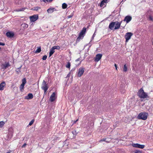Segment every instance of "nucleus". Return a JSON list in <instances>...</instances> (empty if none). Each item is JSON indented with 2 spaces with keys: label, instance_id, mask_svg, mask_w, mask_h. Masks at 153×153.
Instances as JSON below:
<instances>
[{
  "label": "nucleus",
  "instance_id": "nucleus-1",
  "mask_svg": "<svg viewBox=\"0 0 153 153\" xmlns=\"http://www.w3.org/2000/svg\"><path fill=\"white\" fill-rule=\"evenodd\" d=\"M122 22V21H121L120 22L117 21L112 22L109 24L108 27L111 30H112L113 29L114 27V26L115 27L114 28V30L118 29L120 28Z\"/></svg>",
  "mask_w": 153,
  "mask_h": 153
},
{
  "label": "nucleus",
  "instance_id": "nucleus-2",
  "mask_svg": "<svg viewBox=\"0 0 153 153\" xmlns=\"http://www.w3.org/2000/svg\"><path fill=\"white\" fill-rule=\"evenodd\" d=\"M137 95L139 97L145 98L149 97L147 93L144 92L143 88H141L137 93Z\"/></svg>",
  "mask_w": 153,
  "mask_h": 153
},
{
  "label": "nucleus",
  "instance_id": "nucleus-3",
  "mask_svg": "<svg viewBox=\"0 0 153 153\" xmlns=\"http://www.w3.org/2000/svg\"><path fill=\"white\" fill-rule=\"evenodd\" d=\"M86 28L84 27L82 30L79 33V35L77 38L76 42H79L81 39H82L84 36V35L85 34L86 31Z\"/></svg>",
  "mask_w": 153,
  "mask_h": 153
},
{
  "label": "nucleus",
  "instance_id": "nucleus-4",
  "mask_svg": "<svg viewBox=\"0 0 153 153\" xmlns=\"http://www.w3.org/2000/svg\"><path fill=\"white\" fill-rule=\"evenodd\" d=\"M148 115V113L141 112L138 114L137 118L139 119L145 120L147 119Z\"/></svg>",
  "mask_w": 153,
  "mask_h": 153
},
{
  "label": "nucleus",
  "instance_id": "nucleus-5",
  "mask_svg": "<svg viewBox=\"0 0 153 153\" xmlns=\"http://www.w3.org/2000/svg\"><path fill=\"white\" fill-rule=\"evenodd\" d=\"M48 86L46 82L44 80L42 82V89L44 91L45 94L48 88Z\"/></svg>",
  "mask_w": 153,
  "mask_h": 153
},
{
  "label": "nucleus",
  "instance_id": "nucleus-6",
  "mask_svg": "<svg viewBox=\"0 0 153 153\" xmlns=\"http://www.w3.org/2000/svg\"><path fill=\"white\" fill-rule=\"evenodd\" d=\"M133 35V33L131 32H127L125 35V38L126 39V42H128L131 39V36Z\"/></svg>",
  "mask_w": 153,
  "mask_h": 153
},
{
  "label": "nucleus",
  "instance_id": "nucleus-7",
  "mask_svg": "<svg viewBox=\"0 0 153 153\" xmlns=\"http://www.w3.org/2000/svg\"><path fill=\"white\" fill-rule=\"evenodd\" d=\"M39 18L38 15L37 14L34 15L30 16V19L31 22H34L37 20Z\"/></svg>",
  "mask_w": 153,
  "mask_h": 153
},
{
  "label": "nucleus",
  "instance_id": "nucleus-8",
  "mask_svg": "<svg viewBox=\"0 0 153 153\" xmlns=\"http://www.w3.org/2000/svg\"><path fill=\"white\" fill-rule=\"evenodd\" d=\"M26 83V78H24L22 79V83L19 87V88L21 91H22V90L24 89L25 85Z\"/></svg>",
  "mask_w": 153,
  "mask_h": 153
},
{
  "label": "nucleus",
  "instance_id": "nucleus-9",
  "mask_svg": "<svg viewBox=\"0 0 153 153\" xmlns=\"http://www.w3.org/2000/svg\"><path fill=\"white\" fill-rule=\"evenodd\" d=\"M85 69L83 67L80 68L79 69L78 73L77 74V76L80 77L83 74L84 72Z\"/></svg>",
  "mask_w": 153,
  "mask_h": 153
},
{
  "label": "nucleus",
  "instance_id": "nucleus-10",
  "mask_svg": "<svg viewBox=\"0 0 153 153\" xmlns=\"http://www.w3.org/2000/svg\"><path fill=\"white\" fill-rule=\"evenodd\" d=\"M133 147L136 148H138L141 149H143L145 147V145H141L138 143H135L133 144Z\"/></svg>",
  "mask_w": 153,
  "mask_h": 153
},
{
  "label": "nucleus",
  "instance_id": "nucleus-11",
  "mask_svg": "<svg viewBox=\"0 0 153 153\" xmlns=\"http://www.w3.org/2000/svg\"><path fill=\"white\" fill-rule=\"evenodd\" d=\"M131 19L132 17L131 16H127L125 17L123 21H126V23H128L131 20Z\"/></svg>",
  "mask_w": 153,
  "mask_h": 153
},
{
  "label": "nucleus",
  "instance_id": "nucleus-12",
  "mask_svg": "<svg viewBox=\"0 0 153 153\" xmlns=\"http://www.w3.org/2000/svg\"><path fill=\"white\" fill-rule=\"evenodd\" d=\"M102 54H97L95 57V61L96 62H98L101 58L102 57Z\"/></svg>",
  "mask_w": 153,
  "mask_h": 153
},
{
  "label": "nucleus",
  "instance_id": "nucleus-13",
  "mask_svg": "<svg viewBox=\"0 0 153 153\" xmlns=\"http://www.w3.org/2000/svg\"><path fill=\"white\" fill-rule=\"evenodd\" d=\"M6 35L7 37L11 38L13 37L14 34L13 32L8 31L6 32Z\"/></svg>",
  "mask_w": 153,
  "mask_h": 153
},
{
  "label": "nucleus",
  "instance_id": "nucleus-14",
  "mask_svg": "<svg viewBox=\"0 0 153 153\" xmlns=\"http://www.w3.org/2000/svg\"><path fill=\"white\" fill-rule=\"evenodd\" d=\"M71 147L72 149L78 148L79 146L76 143H72L71 144Z\"/></svg>",
  "mask_w": 153,
  "mask_h": 153
},
{
  "label": "nucleus",
  "instance_id": "nucleus-15",
  "mask_svg": "<svg viewBox=\"0 0 153 153\" xmlns=\"http://www.w3.org/2000/svg\"><path fill=\"white\" fill-rule=\"evenodd\" d=\"M55 92H53L51 95V96L50 98V100L51 102H53L55 99Z\"/></svg>",
  "mask_w": 153,
  "mask_h": 153
},
{
  "label": "nucleus",
  "instance_id": "nucleus-16",
  "mask_svg": "<svg viewBox=\"0 0 153 153\" xmlns=\"http://www.w3.org/2000/svg\"><path fill=\"white\" fill-rule=\"evenodd\" d=\"M33 98V95L32 93H29L27 96L25 97V99L27 100L31 99Z\"/></svg>",
  "mask_w": 153,
  "mask_h": 153
},
{
  "label": "nucleus",
  "instance_id": "nucleus-17",
  "mask_svg": "<svg viewBox=\"0 0 153 153\" xmlns=\"http://www.w3.org/2000/svg\"><path fill=\"white\" fill-rule=\"evenodd\" d=\"M5 85L4 82H3L0 84V90L2 91L4 89V87Z\"/></svg>",
  "mask_w": 153,
  "mask_h": 153
},
{
  "label": "nucleus",
  "instance_id": "nucleus-18",
  "mask_svg": "<svg viewBox=\"0 0 153 153\" xmlns=\"http://www.w3.org/2000/svg\"><path fill=\"white\" fill-rule=\"evenodd\" d=\"M10 65L8 62L6 63L5 64H2L1 65L2 68L3 69H5L7 68Z\"/></svg>",
  "mask_w": 153,
  "mask_h": 153
},
{
  "label": "nucleus",
  "instance_id": "nucleus-19",
  "mask_svg": "<svg viewBox=\"0 0 153 153\" xmlns=\"http://www.w3.org/2000/svg\"><path fill=\"white\" fill-rule=\"evenodd\" d=\"M54 52V50L52 47L50 50L49 52V57L51 56Z\"/></svg>",
  "mask_w": 153,
  "mask_h": 153
},
{
  "label": "nucleus",
  "instance_id": "nucleus-20",
  "mask_svg": "<svg viewBox=\"0 0 153 153\" xmlns=\"http://www.w3.org/2000/svg\"><path fill=\"white\" fill-rule=\"evenodd\" d=\"M27 8L26 7H23L17 9L16 10L17 12L22 11H24Z\"/></svg>",
  "mask_w": 153,
  "mask_h": 153
},
{
  "label": "nucleus",
  "instance_id": "nucleus-21",
  "mask_svg": "<svg viewBox=\"0 0 153 153\" xmlns=\"http://www.w3.org/2000/svg\"><path fill=\"white\" fill-rule=\"evenodd\" d=\"M54 8H49L47 10V12L49 13H52L54 11Z\"/></svg>",
  "mask_w": 153,
  "mask_h": 153
},
{
  "label": "nucleus",
  "instance_id": "nucleus-22",
  "mask_svg": "<svg viewBox=\"0 0 153 153\" xmlns=\"http://www.w3.org/2000/svg\"><path fill=\"white\" fill-rule=\"evenodd\" d=\"M21 25L22 27L24 29L27 28L28 27V25L25 23Z\"/></svg>",
  "mask_w": 153,
  "mask_h": 153
},
{
  "label": "nucleus",
  "instance_id": "nucleus-23",
  "mask_svg": "<svg viewBox=\"0 0 153 153\" xmlns=\"http://www.w3.org/2000/svg\"><path fill=\"white\" fill-rule=\"evenodd\" d=\"M68 6L67 4L65 3H63L62 5V7L63 9H66Z\"/></svg>",
  "mask_w": 153,
  "mask_h": 153
},
{
  "label": "nucleus",
  "instance_id": "nucleus-24",
  "mask_svg": "<svg viewBox=\"0 0 153 153\" xmlns=\"http://www.w3.org/2000/svg\"><path fill=\"white\" fill-rule=\"evenodd\" d=\"M41 51V47L38 48V49L35 51V53H39Z\"/></svg>",
  "mask_w": 153,
  "mask_h": 153
},
{
  "label": "nucleus",
  "instance_id": "nucleus-25",
  "mask_svg": "<svg viewBox=\"0 0 153 153\" xmlns=\"http://www.w3.org/2000/svg\"><path fill=\"white\" fill-rule=\"evenodd\" d=\"M127 66L126 65V64H125L124 65L123 71L124 72H126L127 71Z\"/></svg>",
  "mask_w": 153,
  "mask_h": 153
},
{
  "label": "nucleus",
  "instance_id": "nucleus-26",
  "mask_svg": "<svg viewBox=\"0 0 153 153\" xmlns=\"http://www.w3.org/2000/svg\"><path fill=\"white\" fill-rule=\"evenodd\" d=\"M70 66H71V63L69 62H68L67 63V64H66L65 66L67 68H70Z\"/></svg>",
  "mask_w": 153,
  "mask_h": 153
},
{
  "label": "nucleus",
  "instance_id": "nucleus-27",
  "mask_svg": "<svg viewBox=\"0 0 153 153\" xmlns=\"http://www.w3.org/2000/svg\"><path fill=\"white\" fill-rule=\"evenodd\" d=\"M53 48L54 49H57V50H59L60 49V47L59 46H54L53 47Z\"/></svg>",
  "mask_w": 153,
  "mask_h": 153
},
{
  "label": "nucleus",
  "instance_id": "nucleus-28",
  "mask_svg": "<svg viewBox=\"0 0 153 153\" xmlns=\"http://www.w3.org/2000/svg\"><path fill=\"white\" fill-rule=\"evenodd\" d=\"M106 138H103L100 140V141H105L107 143H109V141L106 140Z\"/></svg>",
  "mask_w": 153,
  "mask_h": 153
},
{
  "label": "nucleus",
  "instance_id": "nucleus-29",
  "mask_svg": "<svg viewBox=\"0 0 153 153\" xmlns=\"http://www.w3.org/2000/svg\"><path fill=\"white\" fill-rule=\"evenodd\" d=\"M40 8L39 7H34L33 9V10L37 11L38 10V9H40Z\"/></svg>",
  "mask_w": 153,
  "mask_h": 153
},
{
  "label": "nucleus",
  "instance_id": "nucleus-30",
  "mask_svg": "<svg viewBox=\"0 0 153 153\" xmlns=\"http://www.w3.org/2000/svg\"><path fill=\"white\" fill-rule=\"evenodd\" d=\"M34 119L32 120H31V121L29 123V126H31L33 123L34 122Z\"/></svg>",
  "mask_w": 153,
  "mask_h": 153
},
{
  "label": "nucleus",
  "instance_id": "nucleus-31",
  "mask_svg": "<svg viewBox=\"0 0 153 153\" xmlns=\"http://www.w3.org/2000/svg\"><path fill=\"white\" fill-rule=\"evenodd\" d=\"M4 123L3 121L0 122V127H2L4 125Z\"/></svg>",
  "mask_w": 153,
  "mask_h": 153
},
{
  "label": "nucleus",
  "instance_id": "nucleus-32",
  "mask_svg": "<svg viewBox=\"0 0 153 153\" xmlns=\"http://www.w3.org/2000/svg\"><path fill=\"white\" fill-rule=\"evenodd\" d=\"M47 57V55H44L43 56L42 59L43 60H45L46 59Z\"/></svg>",
  "mask_w": 153,
  "mask_h": 153
},
{
  "label": "nucleus",
  "instance_id": "nucleus-33",
  "mask_svg": "<svg viewBox=\"0 0 153 153\" xmlns=\"http://www.w3.org/2000/svg\"><path fill=\"white\" fill-rule=\"evenodd\" d=\"M73 15H74V14H73V13H71L70 15L68 16H67L68 18L69 19V18H70L72 17V16H73Z\"/></svg>",
  "mask_w": 153,
  "mask_h": 153
},
{
  "label": "nucleus",
  "instance_id": "nucleus-34",
  "mask_svg": "<svg viewBox=\"0 0 153 153\" xmlns=\"http://www.w3.org/2000/svg\"><path fill=\"white\" fill-rule=\"evenodd\" d=\"M149 19L150 20L153 21V18L151 15L149 16Z\"/></svg>",
  "mask_w": 153,
  "mask_h": 153
},
{
  "label": "nucleus",
  "instance_id": "nucleus-35",
  "mask_svg": "<svg viewBox=\"0 0 153 153\" xmlns=\"http://www.w3.org/2000/svg\"><path fill=\"white\" fill-rule=\"evenodd\" d=\"M104 3V2H103L102 1L100 3V6L101 7H102L103 6Z\"/></svg>",
  "mask_w": 153,
  "mask_h": 153
},
{
  "label": "nucleus",
  "instance_id": "nucleus-36",
  "mask_svg": "<svg viewBox=\"0 0 153 153\" xmlns=\"http://www.w3.org/2000/svg\"><path fill=\"white\" fill-rule=\"evenodd\" d=\"M96 35V34L95 33H94V34H93L92 37H91V41L92 40H93L94 39V37Z\"/></svg>",
  "mask_w": 153,
  "mask_h": 153
},
{
  "label": "nucleus",
  "instance_id": "nucleus-37",
  "mask_svg": "<svg viewBox=\"0 0 153 153\" xmlns=\"http://www.w3.org/2000/svg\"><path fill=\"white\" fill-rule=\"evenodd\" d=\"M42 1L45 2H51L52 1V0H42Z\"/></svg>",
  "mask_w": 153,
  "mask_h": 153
},
{
  "label": "nucleus",
  "instance_id": "nucleus-38",
  "mask_svg": "<svg viewBox=\"0 0 153 153\" xmlns=\"http://www.w3.org/2000/svg\"><path fill=\"white\" fill-rule=\"evenodd\" d=\"M16 72L18 73L19 74L20 72H21V71L19 69H17L16 70Z\"/></svg>",
  "mask_w": 153,
  "mask_h": 153
},
{
  "label": "nucleus",
  "instance_id": "nucleus-39",
  "mask_svg": "<svg viewBox=\"0 0 153 153\" xmlns=\"http://www.w3.org/2000/svg\"><path fill=\"white\" fill-rule=\"evenodd\" d=\"M134 153H142L140 151L137 150Z\"/></svg>",
  "mask_w": 153,
  "mask_h": 153
},
{
  "label": "nucleus",
  "instance_id": "nucleus-40",
  "mask_svg": "<svg viewBox=\"0 0 153 153\" xmlns=\"http://www.w3.org/2000/svg\"><path fill=\"white\" fill-rule=\"evenodd\" d=\"M104 3H106L108 2V0H102V1Z\"/></svg>",
  "mask_w": 153,
  "mask_h": 153
},
{
  "label": "nucleus",
  "instance_id": "nucleus-41",
  "mask_svg": "<svg viewBox=\"0 0 153 153\" xmlns=\"http://www.w3.org/2000/svg\"><path fill=\"white\" fill-rule=\"evenodd\" d=\"M72 133L74 135H76V132L75 131H73L72 132Z\"/></svg>",
  "mask_w": 153,
  "mask_h": 153
},
{
  "label": "nucleus",
  "instance_id": "nucleus-42",
  "mask_svg": "<svg viewBox=\"0 0 153 153\" xmlns=\"http://www.w3.org/2000/svg\"><path fill=\"white\" fill-rule=\"evenodd\" d=\"M5 45V43H2V42H0V45L4 46Z\"/></svg>",
  "mask_w": 153,
  "mask_h": 153
},
{
  "label": "nucleus",
  "instance_id": "nucleus-43",
  "mask_svg": "<svg viewBox=\"0 0 153 153\" xmlns=\"http://www.w3.org/2000/svg\"><path fill=\"white\" fill-rule=\"evenodd\" d=\"M27 144L26 143H25L22 146V148H24L26 146Z\"/></svg>",
  "mask_w": 153,
  "mask_h": 153
},
{
  "label": "nucleus",
  "instance_id": "nucleus-44",
  "mask_svg": "<svg viewBox=\"0 0 153 153\" xmlns=\"http://www.w3.org/2000/svg\"><path fill=\"white\" fill-rule=\"evenodd\" d=\"M114 66L115 67L116 70H117V65L116 64H114Z\"/></svg>",
  "mask_w": 153,
  "mask_h": 153
},
{
  "label": "nucleus",
  "instance_id": "nucleus-45",
  "mask_svg": "<svg viewBox=\"0 0 153 153\" xmlns=\"http://www.w3.org/2000/svg\"><path fill=\"white\" fill-rule=\"evenodd\" d=\"M70 74H71V72H70V73L67 75V77H69L70 76Z\"/></svg>",
  "mask_w": 153,
  "mask_h": 153
},
{
  "label": "nucleus",
  "instance_id": "nucleus-46",
  "mask_svg": "<svg viewBox=\"0 0 153 153\" xmlns=\"http://www.w3.org/2000/svg\"><path fill=\"white\" fill-rule=\"evenodd\" d=\"M80 58H78V59H77L76 60V62H77V61H79L80 60Z\"/></svg>",
  "mask_w": 153,
  "mask_h": 153
},
{
  "label": "nucleus",
  "instance_id": "nucleus-47",
  "mask_svg": "<svg viewBox=\"0 0 153 153\" xmlns=\"http://www.w3.org/2000/svg\"><path fill=\"white\" fill-rule=\"evenodd\" d=\"M22 67V65H21V66H20V67H19V68H17V69H19V70H20V69H21V68Z\"/></svg>",
  "mask_w": 153,
  "mask_h": 153
},
{
  "label": "nucleus",
  "instance_id": "nucleus-48",
  "mask_svg": "<svg viewBox=\"0 0 153 153\" xmlns=\"http://www.w3.org/2000/svg\"><path fill=\"white\" fill-rule=\"evenodd\" d=\"M75 69H74V68H73L71 69V71L70 72H71L72 71H74Z\"/></svg>",
  "mask_w": 153,
  "mask_h": 153
},
{
  "label": "nucleus",
  "instance_id": "nucleus-49",
  "mask_svg": "<svg viewBox=\"0 0 153 153\" xmlns=\"http://www.w3.org/2000/svg\"><path fill=\"white\" fill-rule=\"evenodd\" d=\"M78 120H76L74 122V123H76Z\"/></svg>",
  "mask_w": 153,
  "mask_h": 153
},
{
  "label": "nucleus",
  "instance_id": "nucleus-50",
  "mask_svg": "<svg viewBox=\"0 0 153 153\" xmlns=\"http://www.w3.org/2000/svg\"><path fill=\"white\" fill-rule=\"evenodd\" d=\"M126 0H124V1H126ZM124 0H122V1L121 2V3Z\"/></svg>",
  "mask_w": 153,
  "mask_h": 153
},
{
  "label": "nucleus",
  "instance_id": "nucleus-51",
  "mask_svg": "<svg viewBox=\"0 0 153 153\" xmlns=\"http://www.w3.org/2000/svg\"><path fill=\"white\" fill-rule=\"evenodd\" d=\"M6 153H10V152H7Z\"/></svg>",
  "mask_w": 153,
  "mask_h": 153
}]
</instances>
